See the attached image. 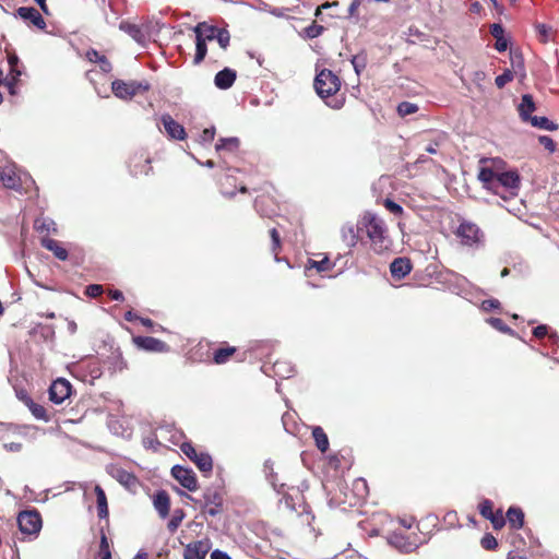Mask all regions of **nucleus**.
<instances>
[{
  "label": "nucleus",
  "instance_id": "774afa93",
  "mask_svg": "<svg viewBox=\"0 0 559 559\" xmlns=\"http://www.w3.org/2000/svg\"><path fill=\"white\" fill-rule=\"evenodd\" d=\"M211 559H231V558L226 552L216 549L211 554Z\"/></svg>",
  "mask_w": 559,
  "mask_h": 559
},
{
  "label": "nucleus",
  "instance_id": "f257e3e1",
  "mask_svg": "<svg viewBox=\"0 0 559 559\" xmlns=\"http://www.w3.org/2000/svg\"><path fill=\"white\" fill-rule=\"evenodd\" d=\"M358 230L366 234L370 249L374 253L382 254L390 250L392 240L383 218L372 213H366L358 222Z\"/></svg>",
  "mask_w": 559,
  "mask_h": 559
},
{
  "label": "nucleus",
  "instance_id": "dca6fc26",
  "mask_svg": "<svg viewBox=\"0 0 559 559\" xmlns=\"http://www.w3.org/2000/svg\"><path fill=\"white\" fill-rule=\"evenodd\" d=\"M160 122L170 139L180 141L186 139L187 133L183 126L177 122L169 114L163 115Z\"/></svg>",
  "mask_w": 559,
  "mask_h": 559
},
{
  "label": "nucleus",
  "instance_id": "2eb2a0df",
  "mask_svg": "<svg viewBox=\"0 0 559 559\" xmlns=\"http://www.w3.org/2000/svg\"><path fill=\"white\" fill-rule=\"evenodd\" d=\"M16 14L39 31H44L46 28V22L39 11L33 7H20L16 10Z\"/></svg>",
  "mask_w": 559,
  "mask_h": 559
},
{
  "label": "nucleus",
  "instance_id": "6e6d98bb",
  "mask_svg": "<svg viewBox=\"0 0 559 559\" xmlns=\"http://www.w3.org/2000/svg\"><path fill=\"white\" fill-rule=\"evenodd\" d=\"M15 394H16V397L25 405L27 406L32 401L33 399L29 396V394L27 393L26 390L24 389H20V390H15Z\"/></svg>",
  "mask_w": 559,
  "mask_h": 559
},
{
  "label": "nucleus",
  "instance_id": "c85d7f7f",
  "mask_svg": "<svg viewBox=\"0 0 559 559\" xmlns=\"http://www.w3.org/2000/svg\"><path fill=\"white\" fill-rule=\"evenodd\" d=\"M115 478L128 489H134L139 485L136 476L124 469H117Z\"/></svg>",
  "mask_w": 559,
  "mask_h": 559
},
{
  "label": "nucleus",
  "instance_id": "72a5a7b5",
  "mask_svg": "<svg viewBox=\"0 0 559 559\" xmlns=\"http://www.w3.org/2000/svg\"><path fill=\"white\" fill-rule=\"evenodd\" d=\"M207 41H203V38L195 37V55L193 58L194 64H200L206 57L207 53Z\"/></svg>",
  "mask_w": 559,
  "mask_h": 559
},
{
  "label": "nucleus",
  "instance_id": "f8f14e48",
  "mask_svg": "<svg viewBox=\"0 0 559 559\" xmlns=\"http://www.w3.org/2000/svg\"><path fill=\"white\" fill-rule=\"evenodd\" d=\"M171 475L182 487L189 491H195L198 489V479L191 468L175 465L171 468Z\"/></svg>",
  "mask_w": 559,
  "mask_h": 559
},
{
  "label": "nucleus",
  "instance_id": "aec40b11",
  "mask_svg": "<svg viewBox=\"0 0 559 559\" xmlns=\"http://www.w3.org/2000/svg\"><path fill=\"white\" fill-rule=\"evenodd\" d=\"M237 353V347L230 346L224 342L221 347L213 350L212 360L216 365H224L231 360Z\"/></svg>",
  "mask_w": 559,
  "mask_h": 559
},
{
  "label": "nucleus",
  "instance_id": "864d4df0",
  "mask_svg": "<svg viewBox=\"0 0 559 559\" xmlns=\"http://www.w3.org/2000/svg\"><path fill=\"white\" fill-rule=\"evenodd\" d=\"M443 522L450 527L456 526L459 524L457 513L455 511L447 512L443 516Z\"/></svg>",
  "mask_w": 559,
  "mask_h": 559
},
{
  "label": "nucleus",
  "instance_id": "9b49d317",
  "mask_svg": "<svg viewBox=\"0 0 559 559\" xmlns=\"http://www.w3.org/2000/svg\"><path fill=\"white\" fill-rule=\"evenodd\" d=\"M212 543L210 538L194 540L186 545L183 549V559H205L211 550Z\"/></svg>",
  "mask_w": 559,
  "mask_h": 559
},
{
  "label": "nucleus",
  "instance_id": "a18cd8bd",
  "mask_svg": "<svg viewBox=\"0 0 559 559\" xmlns=\"http://www.w3.org/2000/svg\"><path fill=\"white\" fill-rule=\"evenodd\" d=\"M536 29L538 32L540 41L547 43L551 38L552 29L550 26H547L546 24H537Z\"/></svg>",
  "mask_w": 559,
  "mask_h": 559
},
{
  "label": "nucleus",
  "instance_id": "69168bd1",
  "mask_svg": "<svg viewBox=\"0 0 559 559\" xmlns=\"http://www.w3.org/2000/svg\"><path fill=\"white\" fill-rule=\"evenodd\" d=\"M108 296L111 300L123 301V299H124L122 292L119 289L108 290Z\"/></svg>",
  "mask_w": 559,
  "mask_h": 559
},
{
  "label": "nucleus",
  "instance_id": "3c124183",
  "mask_svg": "<svg viewBox=\"0 0 559 559\" xmlns=\"http://www.w3.org/2000/svg\"><path fill=\"white\" fill-rule=\"evenodd\" d=\"M538 142L540 145H543L549 153H554L556 151V143L555 141L547 136V135H540L538 138Z\"/></svg>",
  "mask_w": 559,
  "mask_h": 559
},
{
  "label": "nucleus",
  "instance_id": "bb28decb",
  "mask_svg": "<svg viewBox=\"0 0 559 559\" xmlns=\"http://www.w3.org/2000/svg\"><path fill=\"white\" fill-rule=\"evenodd\" d=\"M95 495H96V502H97V514L99 519L107 520L109 516V510H108V503H107V497L104 491V489L96 485L94 488Z\"/></svg>",
  "mask_w": 559,
  "mask_h": 559
},
{
  "label": "nucleus",
  "instance_id": "a878e982",
  "mask_svg": "<svg viewBox=\"0 0 559 559\" xmlns=\"http://www.w3.org/2000/svg\"><path fill=\"white\" fill-rule=\"evenodd\" d=\"M508 521L509 525L513 530L522 528L524 524V512L519 507H510L506 514V522Z\"/></svg>",
  "mask_w": 559,
  "mask_h": 559
},
{
  "label": "nucleus",
  "instance_id": "a211bd4d",
  "mask_svg": "<svg viewBox=\"0 0 559 559\" xmlns=\"http://www.w3.org/2000/svg\"><path fill=\"white\" fill-rule=\"evenodd\" d=\"M500 164H503V160H493L495 168L481 167L478 173V179L481 181L483 187L488 191H491L495 187Z\"/></svg>",
  "mask_w": 559,
  "mask_h": 559
},
{
  "label": "nucleus",
  "instance_id": "e433bc0d",
  "mask_svg": "<svg viewBox=\"0 0 559 559\" xmlns=\"http://www.w3.org/2000/svg\"><path fill=\"white\" fill-rule=\"evenodd\" d=\"M99 559H111V551L109 548V543L104 531H100V543H99Z\"/></svg>",
  "mask_w": 559,
  "mask_h": 559
},
{
  "label": "nucleus",
  "instance_id": "20e7f679",
  "mask_svg": "<svg viewBox=\"0 0 559 559\" xmlns=\"http://www.w3.org/2000/svg\"><path fill=\"white\" fill-rule=\"evenodd\" d=\"M147 81H129L115 80L111 83V90L116 97L121 99H131L138 94H143L150 90Z\"/></svg>",
  "mask_w": 559,
  "mask_h": 559
},
{
  "label": "nucleus",
  "instance_id": "c756f323",
  "mask_svg": "<svg viewBox=\"0 0 559 559\" xmlns=\"http://www.w3.org/2000/svg\"><path fill=\"white\" fill-rule=\"evenodd\" d=\"M342 239L349 247H355L359 241V230L355 229L352 225H346L342 227Z\"/></svg>",
  "mask_w": 559,
  "mask_h": 559
},
{
  "label": "nucleus",
  "instance_id": "6e6552de",
  "mask_svg": "<svg viewBox=\"0 0 559 559\" xmlns=\"http://www.w3.org/2000/svg\"><path fill=\"white\" fill-rule=\"evenodd\" d=\"M48 393L49 401L60 405L71 396L72 385L67 379L58 378L50 384Z\"/></svg>",
  "mask_w": 559,
  "mask_h": 559
},
{
  "label": "nucleus",
  "instance_id": "393cba45",
  "mask_svg": "<svg viewBox=\"0 0 559 559\" xmlns=\"http://www.w3.org/2000/svg\"><path fill=\"white\" fill-rule=\"evenodd\" d=\"M219 27L207 24L206 22H200L193 27L195 37L203 38V41H212L215 39L216 33Z\"/></svg>",
  "mask_w": 559,
  "mask_h": 559
},
{
  "label": "nucleus",
  "instance_id": "f3484780",
  "mask_svg": "<svg viewBox=\"0 0 559 559\" xmlns=\"http://www.w3.org/2000/svg\"><path fill=\"white\" fill-rule=\"evenodd\" d=\"M413 270V263L409 258H395L390 264V273L393 280L401 281L405 278Z\"/></svg>",
  "mask_w": 559,
  "mask_h": 559
},
{
  "label": "nucleus",
  "instance_id": "6ab92c4d",
  "mask_svg": "<svg viewBox=\"0 0 559 559\" xmlns=\"http://www.w3.org/2000/svg\"><path fill=\"white\" fill-rule=\"evenodd\" d=\"M254 209L262 217H272L276 213V205L270 195H259L254 200Z\"/></svg>",
  "mask_w": 559,
  "mask_h": 559
},
{
  "label": "nucleus",
  "instance_id": "4d7b16f0",
  "mask_svg": "<svg viewBox=\"0 0 559 559\" xmlns=\"http://www.w3.org/2000/svg\"><path fill=\"white\" fill-rule=\"evenodd\" d=\"M352 63L357 74H359L360 71L366 67L365 58L360 56H355L352 60Z\"/></svg>",
  "mask_w": 559,
  "mask_h": 559
},
{
  "label": "nucleus",
  "instance_id": "0eeeda50",
  "mask_svg": "<svg viewBox=\"0 0 559 559\" xmlns=\"http://www.w3.org/2000/svg\"><path fill=\"white\" fill-rule=\"evenodd\" d=\"M151 158L145 152H135L128 162L129 171L133 177L147 176L153 171Z\"/></svg>",
  "mask_w": 559,
  "mask_h": 559
},
{
  "label": "nucleus",
  "instance_id": "4be33fe9",
  "mask_svg": "<svg viewBox=\"0 0 559 559\" xmlns=\"http://www.w3.org/2000/svg\"><path fill=\"white\" fill-rule=\"evenodd\" d=\"M237 78V72L230 68L218 71L214 78V83L219 90H227L233 86Z\"/></svg>",
  "mask_w": 559,
  "mask_h": 559
},
{
  "label": "nucleus",
  "instance_id": "473e14b6",
  "mask_svg": "<svg viewBox=\"0 0 559 559\" xmlns=\"http://www.w3.org/2000/svg\"><path fill=\"white\" fill-rule=\"evenodd\" d=\"M239 139L238 138H226L219 139L215 145L217 152L222 150L234 152L239 147Z\"/></svg>",
  "mask_w": 559,
  "mask_h": 559
},
{
  "label": "nucleus",
  "instance_id": "b1692460",
  "mask_svg": "<svg viewBox=\"0 0 559 559\" xmlns=\"http://www.w3.org/2000/svg\"><path fill=\"white\" fill-rule=\"evenodd\" d=\"M536 106L533 99V96L531 94H524L522 96L521 103L518 107L519 115L524 122H528L532 116L531 114L535 111Z\"/></svg>",
  "mask_w": 559,
  "mask_h": 559
},
{
  "label": "nucleus",
  "instance_id": "c03bdc74",
  "mask_svg": "<svg viewBox=\"0 0 559 559\" xmlns=\"http://www.w3.org/2000/svg\"><path fill=\"white\" fill-rule=\"evenodd\" d=\"M488 323L495 328L496 330L503 332V333H512V329L509 328L504 321L500 318H489Z\"/></svg>",
  "mask_w": 559,
  "mask_h": 559
},
{
  "label": "nucleus",
  "instance_id": "f704fd0d",
  "mask_svg": "<svg viewBox=\"0 0 559 559\" xmlns=\"http://www.w3.org/2000/svg\"><path fill=\"white\" fill-rule=\"evenodd\" d=\"M269 233L272 241L271 251L274 254L275 260L278 261V254L282 250L281 235L276 228H271Z\"/></svg>",
  "mask_w": 559,
  "mask_h": 559
},
{
  "label": "nucleus",
  "instance_id": "49530a36",
  "mask_svg": "<svg viewBox=\"0 0 559 559\" xmlns=\"http://www.w3.org/2000/svg\"><path fill=\"white\" fill-rule=\"evenodd\" d=\"M513 80V73L511 70H506L502 74L498 75L495 83L498 88L504 87L509 82Z\"/></svg>",
  "mask_w": 559,
  "mask_h": 559
},
{
  "label": "nucleus",
  "instance_id": "37998d69",
  "mask_svg": "<svg viewBox=\"0 0 559 559\" xmlns=\"http://www.w3.org/2000/svg\"><path fill=\"white\" fill-rule=\"evenodd\" d=\"M480 545L486 550H495L498 547V542L493 535L487 533L481 537Z\"/></svg>",
  "mask_w": 559,
  "mask_h": 559
},
{
  "label": "nucleus",
  "instance_id": "052dcab7",
  "mask_svg": "<svg viewBox=\"0 0 559 559\" xmlns=\"http://www.w3.org/2000/svg\"><path fill=\"white\" fill-rule=\"evenodd\" d=\"M504 29L501 24L495 23L490 25V34L497 39L503 37Z\"/></svg>",
  "mask_w": 559,
  "mask_h": 559
},
{
  "label": "nucleus",
  "instance_id": "603ef678",
  "mask_svg": "<svg viewBox=\"0 0 559 559\" xmlns=\"http://www.w3.org/2000/svg\"><path fill=\"white\" fill-rule=\"evenodd\" d=\"M310 263L318 272H325L331 269V262L328 258H323L321 261H311Z\"/></svg>",
  "mask_w": 559,
  "mask_h": 559
},
{
  "label": "nucleus",
  "instance_id": "7ed1b4c3",
  "mask_svg": "<svg viewBox=\"0 0 559 559\" xmlns=\"http://www.w3.org/2000/svg\"><path fill=\"white\" fill-rule=\"evenodd\" d=\"M521 186V177L518 170L500 171L497 175L491 192L509 200L518 195Z\"/></svg>",
  "mask_w": 559,
  "mask_h": 559
},
{
  "label": "nucleus",
  "instance_id": "cd10ccee",
  "mask_svg": "<svg viewBox=\"0 0 559 559\" xmlns=\"http://www.w3.org/2000/svg\"><path fill=\"white\" fill-rule=\"evenodd\" d=\"M29 412L32 413V415L38 419V420H41L44 423H49L51 419H52V414L51 412H49L44 405L41 404H38L34 401H32L27 406H26Z\"/></svg>",
  "mask_w": 559,
  "mask_h": 559
},
{
  "label": "nucleus",
  "instance_id": "09e8293b",
  "mask_svg": "<svg viewBox=\"0 0 559 559\" xmlns=\"http://www.w3.org/2000/svg\"><path fill=\"white\" fill-rule=\"evenodd\" d=\"M121 29H124L136 41H140L143 37L141 28L136 25L128 24L126 27L121 25Z\"/></svg>",
  "mask_w": 559,
  "mask_h": 559
},
{
  "label": "nucleus",
  "instance_id": "5701e85b",
  "mask_svg": "<svg viewBox=\"0 0 559 559\" xmlns=\"http://www.w3.org/2000/svg\"><path fill=\"white\" fill-rule=\"evenodd\" d=\"M40 243L45 249L51 251L57 259L61 261H66L68 259V250L62 246V242L52 238L44 237L41 238Z\"/></svg>",
  "mask_w": 559,
  "mask_h": 559
},
{
  "label": "nucleus",
  "instance_id": "58836bf2",
  "mask_svg": "<svg viewBox=\"0 0 559 559\" xmlns=\"http://www.w3.org/2000/svg\"><path fill=\"white\" fill-rule=\"evenodd\" d=\"M478 511L484 519L488 520V518L495 512L492 501L489 499H483L478 504Z\"/></svg>",
  "mask_w": 559,
  "mask_h": 559
},
{
  "label": "nucleus",
  "instance_id": "5fc2aeb1",
  "mask_svg": "<svg viewBox=\"0 0 559 559\" xmlns=\"http://www.w3.org/2000/svg\"><path fill=\"white\" fill-rule=\"evenodd\" d=\"M484 311H491L492 309L500 308V301L498 299H486L481 302Z\"/></svg>",
  "mask_w": 559,
  "mask_h": 559
},
{
  "label": "nucleus",
  "instance_id": "79ce46f5",
  "mask_svg": "<svg viewBox=\"0 0 559 559\" xmlns=\"http://www.w3.org/2000/svg\"><path fill=\"white\" fill-rule=\"evenodd\" d=\"M8 61L10 64V74L12 75V81H17L19 76L22 72L19 70V58L15 55H9Z\"/></svg>",
  "mask_w": 559,
  "mask_h": 559
},
{
  "label": "nucleus",
  "instance_id": "680f3d73",
  "mask_svg": "<svg viewBox=\"0 0 559 559\" xmlns=\"http://www.w3.org/2000/svg\"><path fill=\"white\" fill-rule=\"evenodd\" d=\"M215 136V129L214 128H206L203 130L201 134V139L204 142H212Z\"/></svg>",
  "mask_w": 559,
  "mask_h": 559
},
{
  "label": "nucleus",
  "instance_id": "0e129e2a",
  "mask_svg": "<svg viewBox=\"0 0 559 559\" xmlns=\"http://www.w3.org/2000/svg\"><path fill=\"white\" fill-rule=\"evenodd\" d=\"M53 225H55L53 222L46 223L45 221H43V222L35 221V225L34 226H35L36 230H39V231H44V230L50 231V228Z\"/></svg>",
  "mask_w": 559,
  "mask_h": 559
},
{
  "label": "nucleus",
  "instance_id": "2f4dec72",
  "mask_svg": "<svg viewBox=\"0 0 559 559\" xmlns=\"http://www.w3.org/2000/svg\"><path fill=\"white\" fill-rule=\"evenodd\" d=\"M528 122L533 127L543 129V130L555 131L558 129V124L555 123L554 121L549 120L547 117L534 116L533 118H531V120Z\"/></svg>",
  "mask_w": 559,
  "mask_h": 559
},
{
  "label": "nucleus",
  "instance_id": "7c9ffc66",
  "mask_svg": "<svg viewBox=\"0 0 559 559\" xmlns=\"http://www.w3.org/2000/svg\"><path fill=\"white\" fill-rule=\"evenodd\" d=\"M312 437L314 439L317 448L322 452H326L329 449V438L322 427L317 426L312 429Z\"/></svg>",
  "mask_w": 559,
  "mask_h": 559
},
{
  "label": "nucleus",
  "instance_id": "f03ea898",
  "mask_svg": "<svg viewBox=\"0 0 559 559\" xmlns=\"http://www.w3.org/2000/svg\"><path fill=\"white\" fill-rule=\"evenodd\" d=\"M341 85L340 76L330 69L318 72L313 82L317 94L333 109L342 108L345 103L344 95L338 93Z\"/></svg>",
  "mask_w": 559,
  "mask_h": 559
},
{
  "label": "nucleus",
  "instance_id": "de8ad7c7",
  "mask_svg": "<svg viewBox=\"0 0 559 559\" xmlns=\"http://www.w3.org/2000/svg\"><path fill=\"white\" fill-rule=\"evenodd\" d=\"M383 205L389 212L396 216H401L404 213L403 207L391 199H385Z\"/></svg>",
  "mask_w": 559,
  "mask_h": 559
},
{
  "label": "nucleus",
  "instance_id": "13d9d810",
  "mask_svg": "<svg viewBox=\"0 0 559 559\" xmlns=\"http://www.w3.org/2000/svg\"><path fill=\"white\" fill-rule=\"evenodd\" d=\"M102 56L97 50L91 48L86 51L85 57L90 62L98 63Z\"/></svg>",
  "mask_w": 559,
  "mask_h": 559
},
{
  "label": "nucleus",
  "instance_id": "412c9836",
  "mask_svg": "<svg viewBox=\"0 0 559 559\" xmlns=\"http://www.w3.org/2000/svg\"><path fill=\"white\" fill-rule=\"evenodd\" d=\"M153 504L162 519L169 515L170 497L167 491L158 490L153 497Z\"/></svg>",
  "mask_w": 559,
  "mask_h": 559
},
{
  "label": "nucleus",
  "instance_id": "9d476101",
  "mask_svg": "<svg viewBox=\"0 0 559 559\" xmlns=\"http://www.w3.org/2000/svg\"><path fill=\"white\" fill-rule=\"evenodd\" d=\"M132 342L136 348L145 352L167 353L170 349L166 342L152 336H133Z\"/></svg>",
  "mask_w": 559,
  "mask_h": 559
},
{
  "label": "nucleus",
  "instance_id": "ea45409f",
  "mask_svg": "<svg viewBox=\"0 0 559 559\" xmlns=\"http://www.w3.org/2000/svg\"><path fill=\"white\" fill-rule=\"evenodd\" d=\"M488 520L495 530H501L506 525V516L501 509L496 510Z\"/></svg>",
  "mask_w": 559,
  "mask_h": 559
},
{
  "label": "nucleus",
  "instance_id": "338daca9",
  "mask_svg": "<svg viewBox=\"0 0 559 559\" xmlns=\"http://www.w3.org/2000/svg\"><path fill=\"white\" fill-rule=\"evenodd\" d=\"M495 48L502 52V51H506L507 48H508V41L504 37H500V38H497L496 39V44H495Z\"/></svg>",
  "mask_w": 559,
  "mask_h": 559
},
{
  "label": "nucleus",
  "instance_id": "4468645a",
  "mask_svg": "<svg viewBox=\"0 0 559 559\" xmlns=\"http://www.w3.org/2000/svg\"><path fill=\"white\" fill-rule=\"evenodd\" d=\"M0 181L7 189L16 191L22 189V180L14 165H5L1 167Z\"/></svg>",
  "mask_w": 559,
  "mask_h": 559
},
{
  "label": "nucleus",
  "instance_id": "a19ab883",
  "mask_svg": "<svg viewBox=\"0 0 559 559\" xmlns=\"http://www.w3.org/2000/svg\"><path fill=\"white\" fill-rule=\"evenodd\" d=\"M215 39L217 40L218 45L222 49H227L230 41V34L226 28H218Z\"/></svg>",
  "mask_w": 559,
  "mask_h": 559
},
{
  "label": "nucleus",
  "instance_id": "423d86ee",
  "mask_svg": "<svg viewBox=\"0 0 559 559\" xmlns=\"http://www.w3.org/2000/svg\"><path fill=\"white\" fill-rule=\"evenodd\" d=\"M19 528L23 534L37 535L41 528V518L36 510L23 511L17 516Z\"/></svg>",
  "mask_w": 559,
  "mask_h": 559
},
{
  "label": "nucleus",
  "instance_id": "1a4fd4ad",
  "mask_svg": "<svg viewBox=\"0 0 559 559\" xmlns=\"http://www.w3.org/2000/svg\"><path fill=\"white\" fill-rule=\"evenodd\" d=\"M202 508L204 512L211 516H215L223 512L224 497L222 491L217 489L207 488L203 495Z\"/></svg>",
  "mask_w": 559,
  "mask_h": 559
},
{
  "label": "nucleus",
  "instance_id": "c9c22d12",
  "mask_svg": "<svg viewBox=\"0 0 559 559\" xmlns=\"http://www.w3.org/2000/svg\"><path fill=\"white\" fill-rule=\"evenodd\" d=\"M185 511L182 509H177L174 511V514L169 522L167 523V528L170 533H175L180 526L182 520L185 519Z\"/></svg>",
  "mask_w": 559,
  "mask_h": 559
},
{
  "label": "nucleus",
  "instance_id": "e2e57ef3",
  "mask_svg": "<svg viewBox=\"0 0 559 559\" xmlns=\"http://www.w3.org/2000/svg\"><path fill=\"white\" fill-rule=\"evenodd\" d=\"M98 64L100 70L105 73H108L112 70V66L105 55L102 56V59L99 60Z\"/></svg>",
  "mask_w": 559,
  "mask_h": 559
},
{
  "label": "nucleus",
  "instance_id": "8fccbe9b",
  "mask_svg": "<svg viewBox=\"0 0 559 559\" xmlns=\"http://www.w3.org/2000/svg\"><path fill=\"white\" fill-rule=\"evenodd\" d=\"M104 293V288L99 284H91L85 287V295L91 298L99 297Z\"/></svg>",
  "mask_w": 559,
  "mask_h": 559
},
{
  "label": "nucleus",
  "instance_id": "4c0bfd02",
  "mask_svg": "<svg viewBox=\"0 0 559 559\" xmlns=\"http://www.w3.org/2000/svg\"><path fill=\"white\" fill-rule=\"evenodd\" d=\"M419 110V107L411 102H402L397 106V114L401 117H406L413 114H416Z\"/></svg>",
  "mask_w": 559,
  "mask_h": 559
},
{
  "label": "nucleus",
  "instance_id": "39448f33",
  "mask_svg": "<svg viewBox=\"0 0 559 559\" xmlns=\"http://www.w3.org/2000/svg\"><path fill=\"white\" fill-rule=\"evenodd\" d=\"M181 452L192 461L200 472L211 474L213 469L212 456L203 451H198L191 442H183L180 445Z\"/></svg>",
  "mask_w": 559,
  "mask_h": 559
},
{
  "label": "nucleus",
  "instance_id": "ddd939ff",
  "mask_svg": "<svg viewBox=\"0 0 559 559\" xmlns=\"http://www.w3.org/2000/svg\"><path fill=\"white\" fill-rule=\"evenodd\" d=\"M456 236L464 246H473L479 241L480 229L474 223L463 222L457 227Z\"/></svg>",
  "mask_w": 559,
  "mask_h": 559
},
{
  "label": "nucleus",
  "instance_id": "bf43d9fd",
  "mask_svg": "<svg viewBox=\"0 0 559 559\" xmlns=\"http://www.w3.org/2000/svg\"><path fill=\"white\" fill-rule=\"evenodd\" d=\"M548 334V326L545 324L534 328L533 335L536 338H544Z\"/></svg>",
  "mask_w": 559,
  "mask_h": 559
}]
</instances>
